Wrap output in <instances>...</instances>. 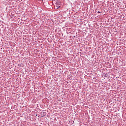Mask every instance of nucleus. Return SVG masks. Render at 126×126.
<instances>
[{
    "label": "nucleus",
    "instance_id": "obj_1",
    "mask_svg": "<svg viewBox=\"0 0 126 126\" xmlns=\"http://www.w3.org/2000/svg\"><path fill=\"white\" fill-rule=\"evenodd\" d=\"M59 8H60V6L59 5H57L56 7V9H58Z\"/></svg>",
    "mask_w": 126,
    "mask_h": 126
},
{
    "label": "nucleus",
    "instance_id": "obj_2",
    "mask_svg": "<svg viewBox=\"0 0 126 126\" xmlns=\"http://www.w3.org/2000/svg\"><path fill=\"white\" fill-rule=\"evenodd\" d=\"M97 13H101V12L98 11V12H97Z\"/></svg>",
    "mask_w": 126,
    "mask_h": 126
}]
</instances>
